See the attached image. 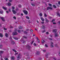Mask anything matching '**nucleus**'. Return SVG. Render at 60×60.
Segmentation results:
<instances>
[{"instance_id":"nucleus-1","label":"nucleus","mask_w":60,"mask_h":60,"mask_svg":"<svg viewBox=\"0 0 60 60\" xmlns=\"http://www.w3.org/2000/svg\"><path fill=\"white\" fill-rule=\"evenodd\" d=\"M23 12H24V14L27 15L28 14V12L26 10H24L23 11Z\"/></svg>"},{"instance_id":"nucleus-2","label":"nucleus","mask_w":60,"mask_h":60,"mask_svg":"<svg viewBox=\"0 0 60 60\" xmlns=\"http://www.w3.org/2000/svg\"><path fill=\"white\" fill-rule=\"evenodd\" d=\"M21 56V55H20V53H19L18 55V57H17V59H20Z\"/></svg>"},{"instance_id":"nucleus-3","label":"nucleus","mask_w":60,"mask_h":60,"mask_svg":"<svg viewBox=\"0 0 60 60\" xmlns=\"http://www.w3.org/2000/svg\"><path fill=\"white\" fill-rule=\"evenodd\" d=\"M26 47V49H29L31 48V47H30V46H29V45H27Z\"/></svg>"},{"instance_id":"nucleus-4","label":"nucleus","mask_w":60,"mask_h":60,"mask_svg":"<svg viewBox=\"0 0 60 60\" xmlns=\"http://www.w3.org/2000/svg\"><path fill=\"white\" fill-rule=\"evenodd\" d=\"M17 34L18 33L16 32H14L12 33V35H17Z\"/></svg>"},{"instance_id":"nucleus-5","label":"nucleus","mask_w":60,"mask_h":60,"mask_svg":"<svg viewBox=\"0 0 60 60\" xmlns=\"http://www.w3.org/2000/svg\"><path fill=\"white\" fill-rule=\"evenodd\" d=\"M49 55V53H47L46 54L45 56L47 58H48V56Z\"/></svg>"},{"instance_id":"nucleus-6","label":"nucleus","mask_w":60,"mask_h":60,"mask_svg":"<svg viewBox=\"0 0 60 60\" xmlns=\"http://www.w3.org/2000/svg\"><path fill=\"white\" fill-rule=\"evenodd\" d=\"M3 53H4V51H0V54H3ZM0 56H1V57H2V56L1 55H0Z\"/></svg>"},{"instance_id":"nucleus-7","label":"nucleus","mask_w":60,"mask_h":60,"mask_svg":"<svg viewBox=\"0 0 60 60\" xmlns=\"http://www.w3.org/2000/svg\"><path fill=\"white\" fill-rule=\"evenodd\" d=\"M49 9H50V10H52V8H51V7H48L47 8V10H49Z\"/></svg>"},{"instance_id":"nucleus-8","label":"nucleus","mask_w":60,"mask_h":60,"mask_svg":"<svg viewBox=\"0 0 60 60\" xmlns=\"http://www.w3.org/2000/svg\"><path fill=\"white\" fill-rule=\"evenodd\" d=\"M41 27H42V28L43 29H44L45 28V26H44V25H42V26H41Z\"/></svg>"},{"instance_id":"nucleus-9","label":"nucleus","mask_w":60,"mask_h":60,"mask_svg":"<svg viewBox=\"0 0 60 60\" xmlns=\"http://www.w3.org/2000/svg\"><path fill=\"white\" fill-rule=\"evenodd\" d=\"M12 11L13 12V13L14 14H16V11H15V10H12Z\"/></svg>"},{"instance_id":"nucleus-10","label":"nucleus","mask_w":60,"mask_h":60,"mask_svg":"<svg viewBox=\"0 0 60 60\" xmlns=\"http://www.w3.org/2000/svg\"><path fill=\"white\" fill-rule=\"evenodd\" d=\"M7 4H8V6H11V4L10 2H9Z\"/></svg>"},{"instance_id":"nucleus-11","label":"nucleus","mask_w":60,"mask_h":60,"mask_svg":"<svg viewBox=\"0 0 60 60\" xmlns=\"http://www.w3.org/2000/svg\"><path fill=\"white\" fill-rule=\"evenodd\" d=\"M19 29H22L23 27L22 26H19Z\"/></svg>"},{"instance_id":"nucleus-12","label":"nucleus","mask_w":60,"mask_h":60,"mask_svg":"<svg viewBox=\"0 0 60 60\" xmlns=\"http://www.w3.org/2000/svg\"><path fill=\"white\" fill-rule=\"evenodd\" d=\"M36 55H39L40 54V52H37V53H36Z\"/></svg>"},{"instance_id":"nucleus-13","label":"nucleus","mask_w":60,"mask_h":60,"mask_svg":"<svg viewBox=\"0 0 60 60\" xmlns=\"http://www.w3.org/2000/svg\"><path fill=\"white\" fill-rule=\"evenodd\" d=\"M5 35L6 37H8V35L7 33H6Z\"/></svg>"},{"instance_id":"nucleus-14","label":"nucleus","mask_w":60,"mask_h":60,"mask_svg":"<svg viewBox=\"0 0 60 60\" xmlns=\"http://www.w3.org/2000/svg\"><path fill=\"white\" fill-rule=\"evenodd\" d=\"M45 42V41H44L43 40H42L41 41V43L42 44H43Z\"/></svg>"},{"instance_id":"nucleus-15","label":"nucleus","mask_w":60,"mask_h":60,"mask_svg":"<svg viewBox=\"0 0 60 60\" xmlns=\"http://www.w3.org/2000/svg\"><path fill=\"white\" fill-rule=\"evenodd\" d=\"M0 37H3V34L1 33H0Z\"/></svg>"},{"instance_id":"nucleus-16","label":"nucleus","mask_w":60,"mask_h":60,"mask_svg":"<svg viewBox=\"0 0 60 60\" xmlns=\"http://www.w3.org/2000/svg\"><path fill=\"white\" fill-rule=\"evenodd\" d=\"M41 19L42 21H44V19L43 18L41 17Z\"/></svg>"},{"instance_id":"nucleus-17","label":"nucleus","mask_w":60,"mask_h":60,"mask_svg":"<svg viewBox=\"0 0 60 60\" xmlns=\"http://www.w3.org/2000/svg\"><path fill=\"white\" fill-rule=\"evenodd\" d=\"M14 39H15V40H18V38L15 37H14Z\"/></svg>"},{"instance_id":"nucleus-18","label":"nucleus","mask_w":60,"mask_h":60,"mask_svg":"<svg viewBox=\"0 0 60 60\" xmlns=\"http://www.w3.org/2000/svg\"><path fill=\"white\" fill-rule=\"evenodd\" d=\"M2 20V21H4V17H1L0 18Z\"/></svg>"},{"instance_id":"nucleus-19","label":"nucleus","mask_w":60,"mask_h":60,"mask_svg":"<svg viewBox=\"0 0 60 60\" xmlns=\"http://www.w3.org/2000/svg\"><path fill=\"white\" fill-rule=\"evenodd\" d=\"M24 33L25 34H27L28 33L26 31H24Z\"/></svg>"},{"instance_id":"nucleus-20","label":"nucleus","mask_w":60,"mask_h":60,"mask_svg":"<svg viewBox=\"0 0 60 60\" xmlns=\"http://www.w3.org/2000/svg\"><path fill=\"white\" fill-rule=\"evenodd\" d=\"M45 20L46 22H49V21L48 20V19H47V18L45 19Z\"/></svg>"},{"instance_id":"nucleus-21","label":"nucleus","mask_w":60,"mask_h":60,"mask_svg":"<svg viewBox=\"0 0 60 60\" xmlns=\"http://www.w3.org/2000/svg\"><path fill=\"white\" fill-rule=\"evenodd\" d=\"M2 8L4 10H7V9L6 8H5V7H3Z\"/></svg>"},{"instance_id":"nucleus-22","label":"nucleus","mask_w":60,"mask_h":60,"mask_svg":"<svg viewBox=\"0 0 60 60\" xmlns=\"http://www.w3.org/2000/svg\"><path fill=\"white\" fill-rule=\"evenodd\" d=\"M52 31L55 33H56V30H52Z\"/></svg>"},{"instance_id":"nucleus-23","label":"nucleus","mask_w":60,"mask_h":60,"mask_svg":"<svg viewBox=\"0 0 60 60\" xmlns=\"http://www.w3.org/2000/svg\"><path fill=\"white\" fill-rule=\"evenodd\" d=\"M58 35L57 34H55V37H58Z\"/></svg>"},{"instance_id":"nucleus-24","label":"nucleus","mask_w":60,"mask_h":60,"mask_svg":"<svg viewBox=\"0 0 60 60\" xmlns=\"http://www.w3.org/2000/svg\"><path fill=\"white\" fill-rule=\"evenodd\" d=\"M53 6L54 8H56V6H55L54 5H53Z\"/></svg>"},{"instance_id":"nucleus-25","label":"nucleus","mask_w":60,"mask_h":60,"mask_svg":"<svg viewBox=\"0 0 60 60\" xmlns=\"http://www.w3.org/2000/svg\"><path fill=\"white\" fill-rule=\"evenodd\" d=\"M11 43L12 44H14L15 43V42L14 41H12Z\"/></svg>"},{"instance_id":"nucleus-26","label":"nucleus","mask_w":60,"mask_h":60,"mask_svg":"<svg viewBox=\"0 0 60 60\" xmlns=\"http://www.w3.org/2000/svg\"><path fill=\"white\" fill-rule=\"evenodd\" d=\"M17 31L18 32V33H20L21 30H17Z\"/></svg>"},{"instance_id":"nucleus-27","label":"nucleus","mask_w":60,"mask_h":60,"mask_svg":"<svg viewBox=\"0 0 60 60\" xmlns=\"http://www.w3.org/2000/svg\"><path fill=\"white\" fill-rule=\"evenodd\" d=\"M0 13L1 14H3V11L2 10L0 11Z\"/></svg>"},{"instance_id":"nucleus-28","label":"nucleus","mask_w":60,"mask_h":60,"mask_svg":"<svg viewBox=\"0 0 60 60\" xmlns=\"http://www.w3.org/2000/svg\"><path fill=\"white\" fill-rule=\"evenodd\" d=\"M14 59L15 58L13 56L11 58V59H12V60H14Z\"/></svg>"},{"instance_id":"nucleus-29","label":"nucleus","mask_w":60,"mask_h":60,"mask_svg":"<svg viewBox=\"0 0 60 60\" xmlns=\"http://www.w3.org/2000/svg\"><path fill=\"white\" fill-rule=\"evenodd\" d=\"M46 32V30H44L43 31H42V33H44V32Z\"/></svg>"},{"instance_id":"nucleus-30","label":"nucleus","mask_w":60,"mask_h":60,"mask_svg":"<svg viewBox=\"0 0 60 60\" xmlns=\"http://www.w3.org/2000/svg\"><path fill=\"white\" fill-rule=\"evenodd\" d=\"M39 15L40 17H41L42 16V14L41 13H40L39 14Z\"/></svg>"},{"instance_id":"nucleus-31","label":"nucleus","mask_w":60,"mask_h":60,"mask_svg":"<svg viewBox=\"0 0 60 60\" xmlns=\"http://www.w3.org/2000/svg\"><path fill=\"white\" fill-rule=\"evenodd\" d=\"M60 13H57V15H58V16H59V15H60Z\"/></svg>"},{"instance_id":"nucleus-32","label":"nucleus","mask_w":60,"mask_h":60,"mask_svg":"<svg viewBox=\"0 0 60 60\" xmlns=\"http://www.w3.org/2000/svg\"><path fill=\"white\" fill-rule=\"evenodd\" d=\"M13 50L14 51V52H15V53L17 52V51H16V50H15V49H13Z\"/></svg>"},{"instance_id":"nucleus-33","label":"nucleus","mask_w":60,"mask_h":60,"mask_svg":"<svg viewBox=\"0 0 60 60\" xmlns=\"http://www.w3.org/2000/svg\"><path fill=\"white\" fill-rule=\"evenodd\" d=\"M3 45H0V49H2V47Z\"/></svg>"},{"instance_id":"nucleus-34","label":"nucleus","mask_w":60,"mask_h":60,"mask_svg":"<svg viewBox=\"0 0 60 60\" xmlns=\"http://www.w3.org/2000/svg\"><path fill=\"white\" fill-rule=\"evenodd\" d=\"M26 19H29V17L28 16H26Z\"/></svg>"},{"instance_id":"nucleus-35","label":"nucleus","mask_w":60,"mask_h":60,"mask_svg":"<svg viewBox=\"0 0 60 60\" xmlns=\"http://www.w3.org/2000/svg\"><path fill=\"white\" fill-rule=\"evenodd\" d=\"M34 46H37V45L35 43H34L33 44Z\"/></svg>"},{"instance_id":"nucleus-36","label":"nucleus","mask_w":60,"mask_h":60,"mask_svg":"<svg viewBox=\"0 0 60 60\" xmlns=\"http://www.w3.org/2000/svg\"><path fill=\"white\" fill-rule=\"evenodd\" d=\"M49 5V6H52V5L51 4H50L49 3V4H48Z\"/></svg>"},{"instance_id":"nucleus-37","label":"nucleus","mask_w":60,"mask_h":60,"mask_svg":"<svg viewBox=\"0 0 60 60\" xmlns=\"http://www.w3.org/2000/svg\"><path fill=\"white\" fill-rule=\"evenodd\" d=\"M18 6L20 8H21V5H18Z\"/></svg>"},{"instance_id":"nucleus-38","label":"nucleus","mask_w":60,"mask_h":60,"mask_svg":"<svg viewBox=\"0 0 60 60\" xmlns=\"http://www.w3.org/2000/svg\"><path fill=\"white\" fill-rule=\"evenodd\" d=\"M12 10H14L15 9V8L14 7H12Z\"/></svg>"},{"instance_id":"nucleus-39","label":"nucleus","mask_w":60,"mask_h":60,"mask_svg":"<svg viewBox=\"0 0 60 60\" xmlns=\"http://www.w3.org/2000/svg\"><path fill=\"white\" fill-rule=\"evenodd\" d=\"M44 14L45 15V17H47V15H46L45 13Z\"/></svg>"},{"instance_id":"nucleus-40","label":"nucleus","mask_w":60,"mask_h":60,"mask_svg":"<svg viewBox=\"0 0 60 60\" xmlns=\"http://www.w3.org/2000/svg\"><path fill=\"white\" fill-rule=\"evenodd\" d=\"M5 60H8V58H5Z\"/></svg>"},{"instance_id":"nucleus-41","label":"nucleus","mask_w":60,"mask_h":60,"mask_svg":"<svg viewBox=\"0 0 60 60\" xmlns=\"http://www.w3.org/2000/svg\"><path fill=\"white\" fill-rule=\"evenodd\" d=\"M31 5H32V6H35V5L33 4H31Z\"/></svg>"},{"instance_id":"nucleus-42","label":"nucleus","mask_w":60,"mask_h":60,"mask_svg":"<svg viewBox=\"0 0 60 60\" xmlns=\"http://www.w3.org/2000/svg\"><path fill=\"white\" fill-rule=\"evenodd\" d=\"M55 21V19H53L52 21V22H54V21Z\"/></svg>"},{"instance_id":"nucleus-43","label":"nucleus","mask_w":60,"mask_h":60,"mask_svg":"<svg viewBox=\"0 0 60 60\" xmlns=\"http://www.w3.org/2000/svg\"><path fill=\"white\" fill-rule=\"evenodd\" d=\"M50 46L51 47H53V45H51Z\"/></svg>"},{"instance_id":"nucleus-44","label":"nucleus","mask_w":60,"mask_h":60,"mask_svg":"<svg viewBox=\"0 0 60 60\" xmlns=\"http://www.w3.org/2000/svg\"><path fill=\"white\" fill-rule=\"evenodd\" d=\"M18 53H15V56H16V55H18Z\"/></svg>"},{"instance_id":"nucleus-45","label":"nucleus","mask_w":60,"mask_h":60,"mask_svg":"<svg viewBox=\"0 0 60 60\" xmlns=\"http://www.w3.org/2000/svg\"><path fill=\"white\" fill-rule=\"evenodd\" d=\"M34 41L31 42V44H32L33 43H34Z\"/></svg>"},{"instance_id":"nucleus-46","label":"nucleus","mask_w":60,"mask_h":60,"mask_svg":"<svg viewBox=\"0 0 60 60\" xmlns=\"http://www.w3.org/2000/svg\"><path fill=\"white\" fill-rule=\"evenodd\" d=\"M30 31L32 33H33V30L32 29Z\"/></svg>"},{"instance_id":"nucleus-47","label":"nucleus","mask_w":60,"mask_h":60,"mask_svg":"<svg viewBox=\"0 0 60 60\" xmlns=\"http://www.w3.org/2000/svg\"><path fill=\"white\" fill-rule=\"evenodd\" d=\"M15 10L16 11H19V9L18 8H16Z\"/></svg>"},{"instance_id":"nucleus-48","label":"nucleus","mask_w":60,"mask_h":60,"mask_svg":"<svg viewBox=\"0 0 60 60\" xmlns=\"http://www.w3.org/2000/svg\"><path fill=\"white\" fill-rule=\"evenodd\" d=\"M23 38H24L25 39H26V38H27L26 37H25V36H23Z\"/></svg>"},{"instance_id":"nucleus-49","label":"nucleus","mask_w":60,"mask_h":60,"mask_svg":"<svg viewBox=\"0 0 60 60\" xmlns=\"http://www.w3.org/2000/svg\"><path fill=\"white\" fill-rule=\"evenodd\" d=\"M9 12H11V9H10V8H9Z\"/></svg>"},{"instance_id":"nucleus-50","label":"nucleus","mask_w":60,"mask_h":60,"mask_svg":"<svg viewBox=\"0 0 60 60\" xmlns=\"http://www.w3.org/2000/svg\"><path fill=\"white\" fill-rule=\"evenodd\" d=\"M45 46L46 47H48V45H47L46 44H45Z\"/></svg>"},{"instance_id":"nucleus-51","label":"nucleus","mask_w":60,"mask_h":60,"mask_svg":"<svg viewBox=\"0 0 60 60\" xmlns=\"http://www.w3.org/2000/svg\"><path fill=\"white\" fill-rule=\"evenodd\" d=\"M28 55H29V53H27L26 54L27 56H28Z\"/></svg>"},{"instance_id":"nucleus-52","label":"nucleus","mask_w":60,"mask_h":60,"mask_svg":"<svg viewBox=\"0 0 60 60\" xmlns=\"http://www.w3.org/2000/svg\"><path fill=\"white\" fill-rule=\"evenodd\" d=\"M13 18H14L15 19H16V17L15 16H14L13 17Z\"/></svg>"},{"instance_id":"nucleus-53","label":"nucleus","mask_w":60,"mask_h":60,"mask_svg":"<svg viewBox=\"0 0 60 60\" xmlns=\"http://www.w3.org/2000/svg\"><path fill=\"white\" fill-rule=\"evenodd\" d=\"M26 31H29V29H27L26 30Z\"/></svg>"},{"instance_id":"nucleus-54","label":"nucleus","mask_w":60,"mask_h":60,"mask_svg":"<svg viewBox=\"0 0 60 60\" xmlns=\"http://www.w3.org/2000/svg\"><path fill=\"white\" fill-rule=\"evenodd\" d=\"M42 59V58H39V60H41Z\"/></svg>"},{"instance_id":"nucleus-55","label":"nucleus","mask_w":60,"mask_h":60,"mask_svg":"<svg viewBox=\"0 0 60 60\" xmlns=\"http://www.w3.org/2000/svg\"><path fill=\"white\" fill-rule=\"evenodd\" d=\"M43 51L44 52H45L46 51V50H43Z\"/></svg>"},{"instance_id":"nucleus-56","label":"nucleus","mask_w":60,"mask_h":60,"mask_svg":"<svg viewBox=\"0 0 60 60\" xmlns=\"http://www.w3.org/2000/svg\"><path fill=\"white\" fill-rule=\"evenodd\" d=\"M50 40H51V41H52V39L51 38H49Z\"/></svg>"},{"instance_id":"nucleus-57","label":"nucleus","mask_w":60,"mask_h":60,"mask_svg":"<svg viewBox=\"0 0 60 60\" xmlns=\"http://www.w3.org/2000/svg\"><path fill=\"white\" fill-rule=\"evenodd\" d=\"M10 27L11 28H13V27L11 26H10Z\"/></svg>"},{"instance_id":"nucleus-58","label":"nucleus","mask_w":60,"mask_h":60,"mask_svg":"<svg viewBox=\"0 0 60 60\" xmlns=\"http://www.w3.org/2000/svg\"><path fill=\"white\" fill-rule=\"evenodd\" d=\"M38 42H40V40L38 39Z\"/></svg>"},{"instance_id":"nucleus-59","label":"nucleus","mask_w":60,"mask_h":60,"mask_svg":"<svg viewBox=\"0 0 60 60\" xmlns=\"http://www.w3.org/2000/svg\"><path fill=\"white\" fill-rule=\"evenodd\" d=\"M10 39H11V40L12 39V38H11V37H10Z\"/></svg>"},{"instance_id":"nucleus-60","label":"nucleus","mask_w":60,"mask_h":60,"mask_svg":"<svg viewBox=\"0 0 60 60\" xmlns=\"http://www.w3.org/2000/svg\"><path fill=\"white\" fill-rule=\"evenodd\" d=\"M58 4H60V1H59L58 2Z\"/></svg>"},{"instance_id":"nucleus-61","label":"nucleus","mask_w":60,"mask_h":60,"mask_svg":"<svg viewBox=\"0 0 60 60\" xmlns=\"http://www.w3.org/2000/svg\"><path fill=\"white\" fill-rule=\"evenodd\" d=\"M9 1L10 2H11L12 1L11 0H9Z\"/></svg>"},{"instance_id":"nucleus-62","label":"nucleus","mask_w":60,"mask_h":60,"mask_svg":"<svg viewBox=\"0 0 60 60\" xmlns=\"http://www.w3.org/2000/svg\"><path fill=\"white\" fill-rule=\"evenodd\" d=\"M53 24L54 25H55V24H56V23L54 22L53 23Z\"/></svg>"},{"instance_id":"nucleus-63","label":"nucleus","mask_w":60,"mask_h":60,"mask_svg":"<svg viewBox=\"0 0 60 60\" xmlns=\"http://www.w3.org/2000/svg\"><path fill=\"white\" fill-rule=\"evenodd\" d=\"M59 56H60V52H59Z\"/></svg>"},{"instance_id":"nucleus-64","label":"nucleus","mask_w":60,"mask_h":60,"mask_svg":"<svg viewBox=\"0 0 60 60\" xmlns=\"http://www.w3.org/2000/svg\"><path fill=\"white\" fill-rule=\"evenodd\" d=\"M46 34H49V32H46Z\"/></svg>"}]
</instances>
